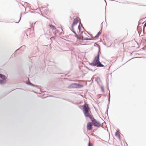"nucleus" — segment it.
I'll return each instance as SVG.
<instances>
[{
  "mask_svg": "<svg viewBox=\"0 0 146 146\" xmlns=\"http://www.w3.org/2000/svg\"><path fill=\"white\" fill-rule=\"evenodd\" d=\"M83 86L76 83H72L69 85L68 88H80L83 87Z\"/></svg>",
  "mask_w": 146,
  "mask_h": 146,
  "instance_id": "7ed1b4c3",
  "label": "nucleus"
},
{
  "mask_svg": "<svg viewBox=\"0 0 146 146\" xmlns=\"http://www.w3.org/2000/svg\"><path fill=\"white\" fill-rule=\"evenodd\" d=\"M145 28H143V32H144V31H145Z\"/></svg>",
  "mask_w": 146,
  "mask_h": 146,
  "instance_id": "c756f323",
  "label": "nucleus"
},
{
  "mask_svg": "<svg viewBox=\"0 0 146 146\" xmlns=\"http://www.w3.org/2000/svg\"><path fill=\"white\" fill-rule=\"evenodd\" d=\"M92 38H85L84 37V40H94V37L92 36Z\"/></svg>",
  "mask_w": 146,
  "mask_h": 146,
  "instance_id": "9b49d317",
  "label": "nucleus"
},
{
  "mask_svg": "<svg viewBox=\"0 0 146 146\" xmlns=\"http://www.w3.org/2000/svg\"><path fill=\"white\" fill-rule=\"evenodd\" d=\"M97 79H98L100 80V77H98H98H97Z\"/></svg>",
  "mask_w": 146,
  "mask_h": 146,
  "instance_id": "2f4dec72",
  "label": "nucleus"
},
{
  "mask_svg": "<svg viewBox=\"0 0 146 146\" xmlns=\"http://www.w3.org/2000/svg\"><path fill=\"white\" fill-rule=\"evenodd\" d=\"M125 143H126V144L127 145V143H126V141H125Z\"/></svg>",
  "mask_w": 146,
  "mask_h": 146,
  "instance_id": "4c0bfd02",
  "label": "nucleus"
},
{
  "mask_svg": "<svg viewBox=\"0 0 146 146\" xmlns=\"http://www.w3.org/2000/svg\"><path fill=\"white\" fill-rule=\"evenodd\" d=\"M49 26L52 29V30H55L56 29L55 26L52 25H49Z\"/></svg>",
  "mask_w": 146,
  "mask_h": 146,
  "instance_id": "ddd939ff",
  "label": "nucleus"
},
{
  "mask_svg": "<svg viewBox=\"0 0 146 146\" xmlns=\"http://www.w3.org/2000/svg\"><path fill=\"white\" fill-rule=\"evenodd\" d=\"M82 24H81L80 25H79L78 26V29L79 30L81 29V27H82Z\"/></svg>",
  "mask_w": 146,
  "mask_h": 146,
  "instance_id": "2eb2a0df",
  "label": "nucleus"
},
{
  "mask_svg": "<svg viewBox=\"0 0 146 146\" xmlns=\"http://www.w3.org/2000/svg\"><path fill=\"white\" fill-rule=\"evenodd\" d=\"M146 48L145 47H144L141 48V49L143 50H145Z\"/></svg>",
  "mask_w": 146,
  "mask_h": 146,
  "instance_id": "a878e982",
  "label": "nucleus"
},
{
  "mask_svg": "<svg viewBox=\"0 0 146 146\" xmlns=\"http://www.w3.org/2000/svg\"><path fill=\"white\" fill-rule=\"evenodd\" d=\"M77 39L79 40H84V37L82 35L80 34L78 37V38Z\"/></svg>",
  "mask_w": 146,
  "mask_h": 146,
  "instance_id": "9d476101",
  "label": "nucleus"
},
{
  "mask_svg": "<svg viewBox=\"0 0 146 146\" xmlns=\"http://www.w3.org/2000/svg\"><path fill=\"white\" fill-rule=\"evenodd\" d=\"M2 80H0V84H2L5 83L6 82V78L2 79Z\"/></svg>",
  "mask_w": 146,
  "mask_h": 146,
  "instance_id": "1a4fd4ad",
  "label": "nucleus"
},
{
  "mask_svg": "<svg viewBox=\"0 0 146 146\" xmlns=\"http://www.w3.org/2000/svg\"><path fill=\"white\" fill-rule=\"evenodd\" d=\"M101 32L100 31H99L98 33L97 34V35L94 37V38H98L99 36L101 35Z\"/></svg>",
  "mask_w": 146,
  "mask_h": 146,
  "instance_id": "f8f14e48",
  "label": "nucleus"
},
{
  "mask_svg": "<svg viewBox=\"0 0 146 146\" xmlns=\"http://www.w3.org/2000/svg\"><path fill=\"white\" fill-rule=\"evenodd\" d=\"M66 101H67L69 102H71V100H70L68 99L66 100Z\"/></svg>",
  "mask_w": 146,
  "mask_h": 146,
  "instance_id": "bb28decb",
  "label": "nucleus"
},
{
  "mask_svg": "<svg viewBox=\"0 0 146 146\" xmlns=\"http://www.w3.org/2000/svg\"><path fill=\"white\" fill-rule=\"evenodd\" d=\"M110 96L109 97V99H108V105H107V110L105 112V114H107V115H108V109H109V106L110 104Z\"/></svg>",
  "mask_w": 146,
  "mask_h": 146,
  "instance_id": "39448f33",
  "label": "nucleus"
},
{
  "mask_svg": "<svg viewBox=\"0 0 146 146\" xmlns=\"http://www.w3.org/2000/svg\"><path fill=\"white\" fill-rule=\"evenodd\" d=\"M98 48L97 55L95 57L93 62L92 63H89V64L93 66H97L98 67H104V66L100 61V54L101 53L100 47H99Z\"/></svg>",
  "mask_w": 146,
  "mask_h": 146,
  "instance_id": "f03ea898",
  "label": "nucleus"
},
{
  "mask_svg": "<svg viewBox=\"0 0 146 146\" xmlns=\"http://www.w3.org/2000/svg\"><path fill=\"white\" fill-rule=\"evenodd\" d=\"M61 34H63L64 33H62V32H61Z\"/></svg>",
  "mask_w": 146,
  "mask_h": 146,
  "instance_id": "58836bf2",
  "label": "nucleus"
},
{
  "mask_svg": "<svg viewBox=\"0 0 146 146\" xmlns=\"http://www.w3.org/2000/svg\"><path fill=\"white\" fill-rule=\"evenodd\" d=\"M145 41H146V39H145Z\"/></svg>",
  "mask_w": 146,
  "mask_h": 146,
  "instance_id": "49530a36",
  "label": "nucleus"
},
{
  "mask_svg": "<svg viewBox=\"0 0 146 146\" xmlns=\"http://www.w3.org/2000/svg\"><path fill=\"white\" fill-rule=\"evenodd\" d=\"M37 94H40V93L38 92L39 91H40V92H44V90L41 89L39 87V86L37 85Z\"/></svg>",
  "mask_w": 146,
  "mask_h": 146,
  "instance_id": "0eeeda50",
  "label": "nucleus"
},
{
  "mask_svg": "<svg viewBox=\"0 0 146 146\" xmlns=\"http://www.w3.org/2000/svg\"><path fill=\"white\" fill-rule=\"evenodd\" d=\"M102 23H102L101 24V30H102Z\"/></svg>",
  "mask_w": 146,
  "mask_h": 146,
  "instance_id": "cd10ccee",
  "label": "nucleus"
},
{
  "mask_svg": "<svg viewBox=\"0 0 146 146\" xmlns=\"http://www.w3.org/2000/svg\"><path fill=\"white\" fill-rule=\"evenodd\" d=\"M107 87H108V90L109 91V97H108V98L109 97V96H110V90L109 89V87H108V83H107Z\"/></svg>",
  "mask_w": 146,
  "mask_h": 146,
  "instance_id": "aec40b11",
  "label": "nucleus"
},
{
  "mask_svg": "<svg viewBox=\"0 0 146 146\" xmlns=\"http://www.w3.org/2000/svg\"><path fill=\"white\" fill-rule=\"evenodd\" d=\"M93 125L92 123L91 122H88L87 125V129L88 130H91L92 129V126Z\"/></svg>",
  "mask_w": 146,
  "mask_h": 146,
  "instance_id": "20e7f679",
  "label": "nucleus"
},
{
  "mask_svg": "<svg viewBox=\"0 0 146 146\" xmlns=\"http://www.w3.org/2000/svg\"><path fill=\"white\" fill-rule=\"evenodd\" d=\"M71 31L74 33H76V31L74 30V27L71 26Z\"/></svg>",
  "mask_w": 146,
  "mask_h": 146,
  "instance_id": "dca6fc26",
  "label": "nucleus"
},
{
  "mask_svg": "<svg viewBox=\"0 0 146 146\" xmlns=\"http://www.w3.org/2000/svg\"><path fill=\"white\" fill-rule=\"evenodd\" d=\"M88 82H90L91 81V80H90V81H88Z\"/></svg>",
  "mask_w": 146,
  "mask_h": 146,
  "instance_id": "ea45409f",
  "label": "nucleus"
},
{
  "mask_svg": "<svg viewBox=\"0 0 146 146\" xmlns=\"http://www.w3.org/2000/svg\"><path fill=\"white\" fill-rule=\"evenodd\" d=\"M78 20L76 18L74 19L73 21L71 26L74 27V25H76L78 23Z\"/></svg>",
  "mask_w": 146,
  "mask_h": 146,
  "instance_id": "423d86ee",
  "label": "nucleus"
},
{
  "mask_svg": "<svg viewBox=\"0 0 146 146\" xmlns=\"http://www.w3.org/2000/svg\"><path fill=\"white\" fill-rule=\"evenodd\" d=\"M38 7V8H37V13H38L39 14H40V13H38L37 12V11H40L41 12V9H40V7L39 6Z\"/></svg>",
  "mask_w": 146,
  "mask_h": 146,
  "instance_id": "a211bd4d",
  "label": "nucleus"
},
{
  "mask_svg": "<svg viewBox=\"0 0 146 146\" xmlns=\"http://www.w3.org/2000/svg\"><path fill=\"white\" fill-rule=\"evenodd\" d=\"M45 17L47 19H48L47 17Z\"/></svg>",
  "mask_w": 146,
  "mask_h": 146,
  "instance_id": "c9c22d12",
  "label": "nucleus"
},
{
  "mask_svg": "<svg viewBox=\"0 0 146 146\" xmlns=\"http://www.w3.org/2000/svg\"><path fill=\"white\" fill-rule=\"evenodd\" d=\"M141 57H135V58H141Z\"/></svg>",
  "mask_w": 146,
  "mask_h": 146,
  "instance_id": "e433bc0d",
  "label": "nucleus"
},
{
  "mask_svg": "<svg viewBox=\"0 0 146 146\" xmlns=\"http://www.w3.org/2000/svg\"><path fill=\"white\" fill-rule=\"evenodd\" d=\"M109 74H108V75H109Z\"/></svg>",
  "mask_w": 146,
  "mask_h": 146,
  "instance_id": "a19ab883",
  "label": "nucleus"
},
{
  "mask_svg": "<svg viewBox=\"0 0 146 146\" xmlns=\"http://www.w3.org/2000/svg\"><path fill=\"white\" fill-rule=\"evenodd\" d=\"M61 30H62V31H63V30H62V29H61Z\"/></svg>",
  "mask_w": 146,
  "mask_h": 146,
  "instance_id": "37998d69",
  "label": "nucleus"
},
{
  "mask_svg": "<svg viewBox=\"0 0 146 146\" xmlns=\"http://www.w3.org/2000/svg\"><path fill=\"white\" fill-rule=\"evenodd\" d=\"M38 5H39V6L40 5L39 4V3H38Z\"/></svg>",
  "mask_w": 146,
  "mask_h": 146,
  "instance_id": "a18cd8bd",
  "label": "nucleus"
},
{
  "mask_svg": "<svg viewBox=\"0 0 146 146\" xmlns=\"http://www.w3.org/2000/svg\"><path fill=\"white\" fill-rule=\"evenodd\" d=\"M101 89L102 91V92H105V90L104 86H101Z\"/></svg>",
  "mask_w": 146,
  "mask_h": 146,
  "instance_id": "f3484780",
  "label": "nucleus"
},
{
  "mask_svg": "<svg viewBox=\"0 0 146 146\" xmlns=\"http://www.w3.org/2000/svg\"><path fill=\"white\" fill-rule=\"evenodd\" d=\"M87 68L89 70H90V71H91L93 72L94 71L92 69H91V68H88V67H87Z\"/></svg>",
  "mask_w": 146,
  "mask_h": 146,
  "instance_id": "412c9836",
  "label": "nucleus"
},
{
  "mask_svg": "<svg viewBox=\"0 0 146 146\" xmlns=\"http://www.w3.org/2000/svg\"><path fill=\"white\" fill-rule=\"evenodd\" d=\"M93 80H94V78H91V81H92V82H93Z\"/></svg>",
  "mask_w": 146,
  "mask_h": 146,
  "instance_id": "7c9ffc66",
  "label": "nucleus"
},
{
  "mask_svg": "<svg viewBox=\"0 0 146 146\" xmlns=\"http://www.w3.org/2000/svg\"><path fill=\"white\" fill-rule=\"evenodd\" d=\"M82 28H83L84 30H85V29H84V27H83V25L82 26Z\"/></svg>",
  "mask_w": 146,
  "mask_h": 146,
  "instance_id": "473e14b6",
  "label": "nucleus"
},
{
  "mask_svg": "<svg viewBox=\"0 0 146 146\" xmlns=\"http://www.w3.org/2000/svg\"><path fill=\"white\" fill-rule=\"evenodd\" d=\"M50 39L52 41V39H54V38L53 36H52L50 38Z\"/></svg>",
  "mask_w": 146,
  "mask_h": 146,
  "instance_id": "5701e85b",
  "label": "nucleus"
},
{
  "mask_svg": "<svg viewBox=\"0 0 146 146\" xmlns=\"http://www.w3.org/2000/svg\"><path fill=\"white\" fill-rule=\"evenodd\" d=\"M115 136L118 137L119 139H120L121 136H120V134H119V131L118 130L117 131L115 132Z\"/></svg>",
  "mask_w": 146,
  "mask_h": 146,
  "instance_id": "6e6552de",
  "label": "nucleus"
},
{
  "mask_svg": "<svg viewBox=\"0 0 146 146\" xmlns=\"http://www.w3.org/2000/svg\"><path fill=\"white\" fill-rule=\"evenodd\" d=\"M79 33H81V34H82L83 33V31H81V29L79 30Z\"/></svg>",
  "mask_w": 146,
  "mask_h": 146,
  "instance_id": "4be33fe9",
  "label": "nucleus"
},
{
  "mask_svg": "<svg viewBox=\"0 0 146 146\" xmlns=\"http://www.w3.org/2000/svg\"><path fill=\"white\" fill-rule=\"evenodd\" d=\"M104 1H105L106 4L107 5V2H106V0H104Z\"/></svg>",
  "mask_w": 146,
  "mask_h": 146,
  "instance_id": "f704fd0d",
  "label": "nucleus"
},
{
  "mask_svg": "<svg viewBox=\"0 0 146 146\" xmlns=\"http://www.w3.org/2000/svg\"><path fill=\"white\" fill-rule=\"evenodd\" d=\"M63 100H67V99H65V98H63Z\"/></svg>",
  "mask_w": 146,
  "mask_h": 146,
  "instance_id": "72a5a7b5",
  "label": "nucleus"
},
{
  "mask_svg": "<svg viewBox=\"0 0 146 146\" xmlns=\"http://www.w3.org/2000/svg\"><path fill=\"white\" fill-rule=\"evenodd\" d=\"M98 44L96 43H95L94 44V46H98Z\"/></svg>",
  "mask_w": 146,
  "mask_h": 146,
  "instance_id": "b1692460",
  "label": "nucleus"
},
{
  "mask_svg": "<svg viewBox=\"0 0 146 146\" xmlns=\"http://www.w3.org/2000/svg\"><path fill=\"white\" fill-rule=\"evenodd\" d=\"M80 107H83L82 110L85 117H88L91 119L93 125L94 126L99 127L101 125V124L99 121H98L94 117H92L91 116L90 113V109L88 105H87L86 106L83 105L80 106L79 108L81 109Z\"/></svg>",
  "mask_w": 146,
  "mask_h": 146,
  "instance_id": "f257e3e1",
  "label": "nucleus"
},
{
  "mask_svg": "<svg viewBox=\"0 0 146 146\" xmlns=\"http://www.w3.org/2000/svg\"><path fill=\"white\" fill-rule=\"evenodd\" d=\"M86 31V32L88 33V32L87 31Z\"/></svg>",
  "mask_w": 146,
  "mask_h": 146,
  "instance_id": "c03bdc74",
  "label": "nucleus"
},
{
  "mask_svg": "<svg viewBox=\"0 0 146 146\" xmlns=\"http://www.w3.org/2000/svg\"><path fill=\"white\" fill-rule=\"evenodd\" d=\"M0 78H1L2 79H4L5 78H6L5 75L1 74H0Z\"/></svg>",
  "mask_w": 146,
  "mask_h": 146,
  "instance_id": "4468645a",
  "label": "nucleus"
},
{
  "mask_svg": "<svg viewBox=\"0 0 146 146\" xmlns=\"http://www.w3.org/2000/svg\"><path fill=\"white\" fill-rule=\"evenodd\" d=\"M74 34H75L74 35V36L76 37L77 38H78L79 36L76 33Z\"/></svg>",
  "mask_w": 146,
  "mask_h": 146,
  "instance_id": "6ab92c4d",
  "label": "nucleus"
},
{
  "mask_svg": "<svg viewBox=\"0 0 146 146\" xmlns=\"http://www.w3.org/2000/svg\"><path fill=\"white\" fill-rule=\"evenodd\" d=\"M102 128H104V127H102Z\"/></svg>",
  "mask_w": 146,
  "mask_h": 146,
  "instance_id": "79ce46f5",
  "label": "nucleus"
},
{
  "mask_svg": "<svg viewBox=\"0 0 146 146\" xmlns=\"http://www.w3.org/2000/svg\"><path fill=\"white\" fill-rule=\"evenodd\" d=\"M88 146H93V145H92L91 146L90 145V142H89L88 143Z\"/></svg>",
  "mask_w": 146,
  "mask_h": 146,
  "instance_id": "c85d7f7f",
  "label": "nucleus"
},
{
  "mask_svg": "<svg viewBox=\"0 0 146 146\" xmlns=\"http://www.w3.org/2000/svg\"><path fill=\"white\" fill-rule=\"evenodd\" d=\"M71 103H72V104H75V105H77L78 104L77 103H74V102L72 101H71Z\"/></svg>",
  "mask_w": 146,
  "mask_h": 146,
  "instance_id": "393cba45",
  "label": "nucleus"
}]
</instances>
